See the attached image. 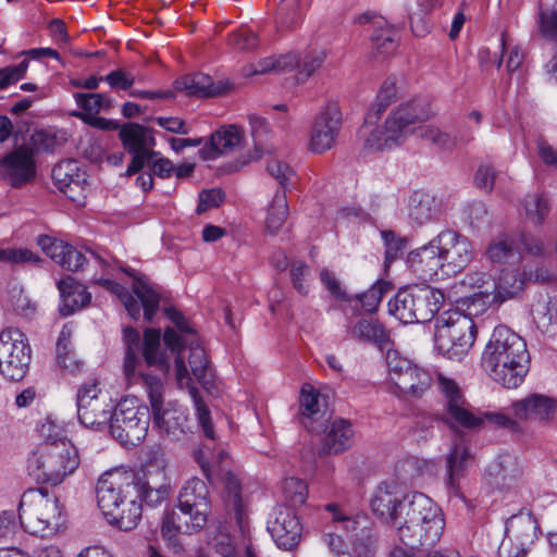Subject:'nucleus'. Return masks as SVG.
<instances>
[{"label":"nucleus","mask_w":557,"mask_h":557,"mask_svg":"<svg viewBox=\"0 0 557 557\" xmlns=\"http://www.w3.org/2000/svg\"><path fill=\"white\" fill-rule=\"evenodd\" d=\"M244 144V132L235 124L224 125L215 131L209 139V146L200 150L205 160H214L219 156L228 154Z\"/></svg>","instance_id":"nucleus-32"},{"label":"nucleus","mask_w":557,"mask_h":557,"mask_svg":"<svg viewBox=\"0 0 557 557\" xmlns=\"http://www.w3.org/2000/svg\"><path fill=\"white\" fill-rule=\"evenodd\" d=\"M310 275L309 267L300 260L293 261L290 265V276L295 289L306 296L309 293L308 277Z\"/></svg>","instance_id":"nucleus-61"},{"label":"nucleus","mask_w":557,"mask_h":557,"mask_svg":"<svg viewBox=\"0 0 557 557\" xmlns=\"http://www.w3.org/2000/svg\"><path fill=\"white\" fill-rule=\"evenodd\" d=\"M396 99V86L394 83H384L376 96L370 112L366 116V123H374L386 108Z\"/></svg>","instance_id":"nucleus-52"},{"label":"nucleus","mask_w":557,"mask_h":557,"mask_svg":"<svg viewBox=\"0 0 557 557\" xmlns=\"http://www.w3.org/2000/svg\"><path fill=\"white\" fill-rule=\"evenodd\" d=\"M424 100L414 99L399 104L386 117L382 127L370 132L364 139V147L374 151H383L403 144L416 131L414 125L430 117Z\"/></svg>","instance_id":"nucleus-7"},{"label":"nucleus","mask_w":557,"mask_h":557,"mask_svg":"<svg viewBox=\"0 0 557 557\" xmlns=\"http://www.w3.org/2000/svg\"><path fill=\"white\" fill-rule=\"evenodd\" d=\"M360 24L372 23L375 27L371 37L372 44L379 53H392L398 41V33L382 16L373 13H363L358 17Z\"/></svg>","instance_id":"nucleus-34"},{"label":"nucleus","mask_w":557,"mask_h":557,"mask_svg":"<svg viewBox=\"0 0 557 557\" xmlns=\"http://www.w3.org/2000/svg\"><path fill=\"white\" fill-rule=\"evenodd\" d=\"M325 59V50L312 48L283 54V64L287 71H296L297 81L306 82L322 67Z\"/></svg>","instance_id":"nucleus-28"},{"label":"nucleus","mask_w":557,"mask_h":557,"mask_svg":"<svg viewBox=\"0 0 557 557\" xmlns=\"http://www.w3.org/2000/svg\"><path fill=\"white\" fill-rule=\"evenodd\" d=\"M432 382V376L428 371L412 364L409 372L405 373L403 379H400L397 388L403 393L420 397L431 387Z\"/></svg>","instance_id":"nucleus-43"},{"label":"nucleus","mask_w":557,"mask_h":557,"mask_svg":"<svg viewBox=\"0 0 557 557\" xmlns=\"http://www.w3.org/2000/svg\"><path fill=\"white\" fill-rule=\"evenodd\" d=\"M32 358V349L25 334L8 327L0 333V372L12 381L22 380Z\"/></svg>","instance_id":"nucleus-14"},{"label":"nucleus","mask_w":557,"mask_h":557,"mask_svg":"<svg viewBox=\"0 0 557 557\" xmlns=\"http://www.w3.org/2000/svg\"><path fill=\"white\" fill-rule=\"evenodd\" d=\"M288 214V205L284 191H276L269 206L265 219V227L270 234H276L284 223Z\"/></svg>","instance_id":"nucleus-48"},{"label":"nucleus","mask_w":557,"mask_h":557,"mask_svg":"<svg viewBox=\"0 0 557 557\" xmlns=\"http://www.w3.org/2000/svg\"><path fill=\"white\" fill-rule=\"evenodd\" d=\"M536 521L531 515L513 516L506 523L505 534L530 548L536 537Z\"/></svg>","instance_id":"nucleus-41"},{"label":"nucleus","mask_w":557,"mask_h":557,"mask_svg":"<svg viewBox=\"0 0 557 557\" xmlns=\"http://www.w3.org/2000/svg\"><path fill=\"white\" fill-rule=\"evenodd\" d=\"M286 499L294 506L305 504L308 497L306 483L297 478L285 479L282 485Z\"/></svg>","instance_id":"nucleus-57"},{"label":"nucleus","mask_w":557,"mask_h":557,"mask_svg":"<svg viewBox=\"0 0 557 557\" xmlns=\"http://www.w3.org/2000/svg\"><path fill=\"white\" fill-rule=\"evenodd\" d=\"M391 289V284L384 280H377L367 292L356 295V298L361 302L362 308L373 313L377 310V307L385 293Z\"/></svg>","instance_id":"nucleus-53"},{"label":"nucleus","mask_w":557,"mask_h":557,"mask_svg":"<svg viewBox=\"0 0 557 557\" xmlns=\"http://www.w3.org/2000/svg\"><path fill=\"white\" fill-rule=\"evenodd\" d=\"M138 485V493H133L135 499L144 500L148 506H158L169 496V485L161 484L158 487H152L149 482H139L136 479Z\"/></svg>","instance_id":"nucleus-54"},{"label":"nucleus","mask_w":557,"mask_h":557,"mask_svg":"<svg viewBox=\"0 0 557 557\" xmlns=\"http://www.w3.org/2000/svg\"><path fill=\"white\" fill-rule=\"evenodd\" d=\"M129 276L134 278L133 292L134 297L121 284L109 278H97L95 283L102 285L106 289L116 295L128 312L129 317L134 320L139 319L141 308L144 309V317L148 322L152 321L153 315L159 309L160 294L146 280L136 276L134 271L124 270Z\"/></svg>","instance_id":"nucleus-13"},{"label":"nucleus","mask_w":557,"mask_h":557,"mask_svg":"<svg viewBox=\"0 0 557 557\" xmlns=\"http://www.w3.org/2000/svg\"><path fill=\"white\" fill-rule=\"evenodd\" d=\"M119 136L124 149L133 154L126 175L136 174L158 156L153 150L156 138L151 128L138 123H126L120 128Z\"/></svg>","instance_id":"nucleus-16"},{"label":"nucleus","mask_w":557,"mask_h":557,"mask_svg":"<svg viewBox=\"0 0 557 557\" xmlns=\"http://www.w3.org/2000/svg\"><path fill=\"white\" fill-rule=\"evenodd\" d=\"M39 260V257L28 249H0V261H8L10 263H37Z\"/></svg>","instance_id":"nucleus-63"},{"label":"nucleus","mask_w":557,"mask_h":557,"mask_svg":"<svg viewBox=\"0 0 557 557\" xmlns=\"http://www.w3.org/2000/svg\"><path fill=\"white\" fill-rule=\"evenodd\" d=\"M325 509L332 512L334 528L336 530H344L347 534H350L356 557H373L369 531L366 530V527H361L362 522H366V519L362 518V520H360L359 518L342 513L336 504H327Z\"/></svg>","instance_id":"nucleus-25"},{"label":"nucleus","mask_w":557,"mask_h":557,"mask_svg":"<svg viewBox=\"0 0 557 557\" xmlns=\"http://www.w3.org/2000/svg\"><path fill=\"white\" fill-rule=\"evenodd\" d=\"M54 185L70 199L77 200L85 189L86 173L75 160H64L52 169Z\"/></svg>","instance_id":"nucleus-29"},{"label":"nucleus","mask_w":557,"mask_h":557,"mask_svg":"<svg viewBox=\"0 0 557 557\" xmlns=\"http://www.w3.org/2000/svg\"><path fill=\"white\" fill-rule=\"evenodd\" d=\"M125 342L124 373L129 382L141 383L149 398L154 424L160 431L178 437L185 433L187 414L176 405L169 403L164 407L162 381L144 371L145 367L156 368L165 375L171 373V362L165 352L160 351L161 333L147 329L141 342L139 333L133 327L123 331Z\"/></svg>","instance_id":"nucleus-1"},{"label":"nucleus","mask_w":557,"mask_h":557,"mask_svg":"<svg viewBox=\"0 0 557 557\" xmlns=\"http://www.w3.org/2000/svg\"><path fill=\"white\" fill-rule=\"evenodd\" d=\"M174 88L185 91L188 96L205 98L225 94L230 89V84L224 81L215 83L207 74L194 73L176 79Z\"/></svg>","instance_id":"nucleus-33"},{"label":"nucleus","mask_w":557,"mask_h":557,"mask_svg":"<svg viewBox=\"0 0 557 557\" xmlns=\"http://www.w3.org/2000/svg\"><path fill=\"white\" fill-rule=\"evenodd\" d=\"M412 362L407 358L403 357L397 350H387L386 352V366L391 381L397 387L400 379L405 373L409 372L412 367Z\"/></svg>","instance_id":"nucleus-55"},{"label":"nucleus","mask_w":557,"mask_h":557,"mask_svg":"<svg viewBox=\"0 0 557 557\" xmlns=\"http://www.w3.org/2000/svg\"><path fill=\"white\" fill-rule=\"evenodd\" d=\"M223 500L227 509L232 510L238 523H242L245 516V499L243 487L238 478L232 472L223 475Z\"/></svg>","instance_id":"nucleus-42"},{"label":"nucleus","mask_w":557,"mask_h":557,"mask_svg":"<svg viewBox=\"0 0 557 557\" xmlns=\"http://www.w3.org/2000/svg\"><path fill=\"white\" fill-rule=\"evenodd\" d=\"M149 409L137 404L135 398L121 400L109 420L111 435L124 446H136L147 435Z\"/></svg>","instance_id":"nucleus-12"},{"label":"nucleus","mask_w":557,"mask_h":557,"mask_svg":"<svg viewBox=\"0 0 557 557\" xmlns=\"http://www.w3.org/2000/svg\"><path fill=\"white\" fill-rule=\"evenodd\" d=\"M79 466L76 447L70 441L40 443L28 458V470L51 485H59Z\"/></svg>","instance_id":"nucleus-8"},{"label":"nucleus","mask_w":557,"mask_h":557,"mask_svg":"<svg viewBox=\"0 0 557 557\" xmlns=\"http://www.w3.org/2000/svg\"><path fill=\"white\" fill-rule=\"evenodd\" d=\"M485 474L491 485L497 488H509L521 476L522 468L515 455L502 453L490 462Z\"/></svg>","instance_id":"nucleus-30"},{"label":"nucleus","mask_w":557,"mask_h":557,"mask_svg":"<svg viewBox=\"0 0 557 557\" xmlns=\"http://www.w3.org/2000/svg\"><path fill=\"white\" fill-rule=\"evenodd\" d=\"M444 299V294L431 286H407L389 300L388 311L405 324L425 323L440 311Z\"/></svg>","instance_id":"nucleus-11"},{"label":"nucleus","mask_w":557,"mask_h":557,"mask_svg":"<svg viewBox=\"0 0 557 557\" xmlns=\"http://www.w3.org/2000/svg\"><path fill=\"white\" fill-rule=\"evenodd\" d=\"M72 334L73 330L72 326L69 324H65L57 339L55 344V355H57V362L58 364L71 372L75 373L81 370L83 367L82 361L77 358L76 352L73 349L72 346Z\"/></svg>","instance_id":"nucleus-40"},{"label":"nucleus","mask_w":557,"mask_h":557,"mask_svg":"<svg viewBox=\"0 0 557 557\" xmlns=\"http://www.w3.org/2000/svg\"><path fill=\"white\" fill-rule=\"evenodd\" d=\"M103 81L112 89L127 90L135 84V74L126 69L117 67L107 74Z\"/></svg>","instance_id":"nucleus-60"},{"label":"nucleus","mask_w":557,"mask_h":557,"mask_svg":"<svg viewBox=\"0 0 557 557\" xmlns=\"http://www.w3.org/2000/svg\"><path fill=\"white\" fill-rule=\"evenodd\" d=\"M248 122L256 150L261 154L271 153L273 147L268 143L271 135V128L267 119L256 113H251L248 115Z\"/></svg>","instance_id":"nucleus-49"},{"label":"nucleus","mask_w":557,"mask_h":557,"mask_svg":"<svg viewBox=\"0 0 557 557\" xmlns=\"http://www.w3.org/2000/svg\"><path fill=\"white\" fill-rule=\"evenodd\" d=\"M287 66L283 64V54L275 57H268L261 59L257 63L249 64L243 67V74L245 76H251L256 74H265L269 72H286Z\"/></svg>","instance_id":"nucleus-56"},{"label":"nucleus","mask_w":557,"mask_h":557,"mask_svg":"<svg viewBox=\"0 0 557 557\" xmlns=\"http://www.w3.org/2000/svg\"><path fill=\"white\" fill-rule=\"evenodd\" d=\"M304 12L305 5L301 0H282L276 14L277 30H287L300 24Z\"/></svg>","instance_id":"nucleus-46"},{"label":"nucleus","mask_w":557,"mask_h":557,"mask_svg":"<svg viewBox=\"0 0 557 557\" xmlns=\"http://www.w3.org/2000/svg\"><path fill=\"white\" fill-rule=\"evenodd\" d=\"M471 461V454L463 443L455 444L446 457V486L454 494L459 495V481Z\"/></svg>","instance_id":"nucleus-35"},{"label":"nucleus","mask_w":557,"mask_h":557,"mask_svg":"<svg viewBox=\"0 0 557 557\" xmlns=\"http://www.w3.org/2000/svg\"><path fill=\"white\" fill-rule=\"evenodd\" d=\"M267 171L271 176H273L280 185L285 187L292 177H294V170L286 162L272 158L267 163Z\"/></svg>","instance_id":"nucleus-62"},{"label":"nucleus","mask_w":557,"mask_h":557,"mask_svg":"<svg viewBox=\"0 0 557 557\" xmlns=\"http://www.w3.org/2000/svg\"><path fill=\"white\" fill-rule=\"evenodd\" d=\"M418 136L444 150H451L459 145H467L473 140V132L470 129H460L455 136H451L434 125L420 126Z\"/></svg>","instance_id":"nucleus-37"},{"label":"nucleus","mask_w":557,"mask_h":557,"mask_svg":"<svg viewBox=\"0 0 557 557\" xmlns=\"http://www.w3.org/2000/svg\"><path fill=\"white\" fill-rule=\"evenodd\" d=\"M122 506L123 508L119 507L116 512L112 513L107 519L111 524L116 525L123 531L133 530L141 518V503L135 499V497H131L128 502H125V505Z\"/></svg>","instance_id":"nucleus-45"},{"label":"nucleus","mask_w":557,"mask_h":557,"mask_svg":"<svg viewBox=\"0 0 557 557\" xmlns=\"http://www.w3.org/2000/svg\"><path fill=\"white\" fill-rule=\"evenodd\" d=\"M354 437L352 425L345 419H335L325 436L322 451L325 454H341L348 449Z\"/></svg>","instance_id":"nucleus-39"},{"label":"nucleus","mask_w":557,"mask_h":557,"mask_svg":"<svg viewBox=\"0 0 557 557\" xmlns=\"http://www.w3.org/2000/svg\"><path fill=\"white\" fill-rule=\"evenodd\" d=\"M268 531L277 547L290 550L299 544L302 527L290 508L278 507L274 511V518L268 522Z\"/></svg>","instance_id":"nucleus-24"},{"label":"nucleus","mask_w":557,"mask_h":557,"mask_svg":"<svg viewBox=\"0 0 557 557\" xmlns=\"http://www.w3.org/2000/svg\"><path fill=\"white\" fill-rule=\"evenodd\" d=\"M442 202L432 194L416 190L408 197L407 216L412 225L423 226L440 219Z\"/></svg>","instance_id":"nucleus-27"},{"label":"nucleus","mask_w":557,"mask_h":557,"mask_svg":"<svg viewBox=\"0 0 557 557\" xmlns=\"http://www.w3.org/2000/svg\"><path fill=\"white\" fill-rule=\"evenodd\" d=\"M351 336L363 342L383 346L389 341L388 332L376 320L361 319L350 331Z\"/></svg>","instance_id":"nucleus-44"},{"label":"nucleus","mask_w":557,"mask_h":557,"mask_svg":"<svg viewBox=\"0 0 557 557\" xmlns=\"http://www.w3.org/2000/svg\"><path fill=\"white\" fill-rule=\"evenodd\" d=\"M492 287L491 302L503 304L518 297L524 289V280L519 272L503 271Z\"/></svg>","instance_id":"nucleus-38"},{"label":"nucleus","mask_w":557,"mask_h":557,"mask_svg":"<svg viewBox=\"0 0 557 557\" xmlns=\"http://www.w3.org/2000/svg\"><path fill=\"white\" fill-rule=\"evenodd\" d=\"M0 174L12 187L20 188L36 177V161L33 148L20 146L0 160Z\"/></svg>","instance_id":"nucleus-21"},{"label":"nucleus","mask_w":557,"mask_h":557,"mask_svg":"<svg viewBox=\"0 0 557 557\" xmlns=\"http://www.w3.org/2000/svg\"><path fill=\"white\" fill-rule=\"evenodd\" d=\"M436 379L437 389L442 395L441 420L451 430L474 431L480 429L485 421L511 431L518 429V420L503 412L474 411L454 380L441 373Z\"/></svg>","instance_id":"nucleus-5"},{"label":"nucleus","mask_w":557,"mask_h":557,"mask_svg":"<svg viewBox=\"0 0 557 557\" xmlns=\"http://www.w3.org/2000/svg\"><path fill=\"white\" fill-rule=\"evenodd\" d=\"M407 262L411 271L424 281L433 280L440 272L443 274V263L434 238L412 250Z\"/></svg>","instance_id":"nucleus-31"},{"label":"nucleus","mask_w":557,"mask_h":557,"mask_svg":"<svg viewBox=\"0 0 557 557\" xmlns=\"http://www.w3.org/2000/svg\"><path fill=\"white\" fill-rule=\"evenodd\" d=\"M164 313L174 323L180 334L174 329L168 327L163 334V342L170 352L161 347L159 349L165 352L169 361L173 357L174 364L171 366V371H173L175 383L178 388L188 391L205 435L209 440H214L210 411L202 401L186 366V361H188L191 374L206 387L212 376L207 352L198 343L193 326L180 311L170 307L164 309Z\"/></svg>","instance_id":"nucleus-2"},{"label":"nucleus","mask_w":557,"mask_h":557,"mask_svg":"<svg viewBox=\"0 0 557 557\" xmlns=\"http://www.w3.org/2000/svg\"><path fill=\"white\" fill-rule=\"evenodd\" d=\"M443 263V275H451L465 269L475 256L470 239L450 228L434 237Z\"/></svg>","instance_id":"nucleus-17"},{"label":"nucleus","mask_w":557,"mask_h":557,"mask_svg":"<svg viewBox=\"0 0 557 557\" xmlns=\"http://www.w3.org/2000/svg\"><path fill=\"white\" fill-rule=\"evenodd\" d=\"M407 500L408 494L403 495L396 481H383L374 490L370 505L376 517L396 530L398 521L405 512L404 505Z\"/></svg>","instance_id":"nucleus-20"},{"label":"nucleus","mask_w":557,"mask_h":557,"mask_svg":"<svg viewBox=\"0 0 557 557\" xmlns=\"http://www.w3.org/2000/svg\"><path fill=\"white\" fill-rule=\"evenodd\" d=\"M177 508L166 513L161 527V534L170 545L176 544L178 533L189 534L206 525L211 510L206 483L198 478L187 480L178 494Z\"/></svg>","instance_id":"nucleus-6"},{"label":"nucleus","mask_w":557,"mask_h":557,"mask_svg":"<svg viewBox=\"0 0 557 557\" xmlns=\"http://www.w3.org/2000/svg\"><path fill=\"white\" fill-rule=\"evenodd\" d=\"M530 362L524 339L505 325L496 326L481 358L487 375L506 388H517L523 383Z\"/></svg>","instance_id":"nucleus-3"},{"label":"nucleus","mask_w":557,"mask_h":557,"mask_svg":"<svg viewBox=\"0 0 557 557\" xmlns=\"http://www.w3.org/2000/svg\"><path fill=\"white\" fill-rule=\"evenodd\" d=\"M75 101L87 115H94L100 112V110L107 106H110V99L103 94H83L77 92L74 95Z\"/></svg>","instance_id":"nucleus-58"},{"label":"nucleus","mask_w":557,"mask_h":557,"mask_svg":"<svg viewBox=\"0 0 557 557\" xmlns=\"http://www.w3.org/2000/svg\"><path fill=\"white\" fill-rule=\"evenodd\" d=\"M20 517L13 510H3L0 512V543L8 544L18 540L22 535Z\"/></svg>","instance_id":"nucleus-51"},{"label":"nucleus","mask_w":557,"mask_h":557,"mask_svg":"<svg viewBox=\"0 0 557 557\" xmlns=\"http://www.w3.org/2000/svg\"><path fill=\"white\" fill-rule=\"evenodd\" d=\"M97 502L102 513L109 518L126 499L138 493L136 475L133 471L115 470L102 474L97 482Z\"/></svg>","instance_id":"nucleus-15"},{"label":"nucleus","mask_w":557,"mask_h":557,"mask_svg":"<svg viewBox=\"0 0 557 557\" xmlns=\"http://www.w3.org/2000/svg\"><path fill=\"white\" fill-rule=\"evenodd\" d=\"M99 393L96 381L84 384L77 392V417L86 428L101 430L110 420L112 407L99 397Z\"/></svg>","instance_id":"nucleus-18"},{"label":"nucleus","mask_w":557,"mask_h":557,"mask_svg":"<svg viewBox=\"0 0 557 557\" xmlns=\"http://www.w3.org/2000/svg\"><path fill=\"white\" fill-rule=\"evenodd\" d=\"M58 288L62 298L60 312L62 315H70L76 310L87 306L91 295L85 286L76 283L72 277H66L58 283Z\"/></svg>","instance_id":"nucleus-36"},{"label":"nucleus","mask_w":557,"mask_h":557,"mask_svg":"<svg viewBox=\"0 0 557 557\" xmlns=\"http://www.w3.org/2000/svg\"><path fill=\"white\" fill-rule=\"evenodd\" d=\"M495 286L494 278L485 272H470L460 282L456 283L454 288L460 298L457 300L462 306L471 311V307H475L479 302V309L474 311L484 310L485 306L491 302L492 287Z\"/></svg>","instance_id":"nucleus-22"},{"label":"nucleus","mask_w":557,"mask_h":557,"mask_svg":"<svg viewBox=\"0 0 557 557\" xmlns=\"http://www.w3.org/2000/svg\"><path fill=\"white\" fill-rule=\"evenodd\" d=\"M474 312L462 313L458 309L447 310L435 322V348L445 358L461 360L472 347L476 327L471 318Z\"/></svg>","instance_id":"nucleus-9"},{"label":"nucleus","mask_w":557,"mask_h":557,"mask_svg":"<svg viewBox=\"0 0 557 557\" xmlns=\"http://www.w3.org/2000/svg\"><path fill=\"white\" fill-rule=\"evenodd\" d=\"M228 45L237 51H250L258 46V36L247 28H240L230 35Z\"/></svg>","instance_id":"nucleus-59"},{"label":"nucleus","mask_w":557,"mask_h":557,"mask_svg":"<svg viewBox=\"0 0 557 557\" xmlns=\"http://www.w3.org/2000/svg\"><path fill=\"white\" fill-rule=\"evenodd\" d=\"M405 512L396 528V534L409 550L434 546L442 537L445 519L441 508L426 495L413 492L408 494Z\"/></svg>","instance_id":"nucleus-4"},{"label":"nucleus","mask_w":557,"mask_h":557,"mask_svg":"<svg viewBox=\"0 0 557 557\" xmlns=\"http://www.w3.org/2000/svg\"><path fill=\"white\" fill-rule=\"evenodd\" d=\"M549 205L547 199L537 194L528 195L523 200V214L525 220L537 225L548 215Z\"/></svg>","instance_id":"nucleus-50"},{"label":"nucleus","mask_w":557,"mask_h":557,"mask_svg":"<svg viewBox=\"0 0 557 557\" xmlns=\"http://www.w3.org/2000/svg\"><path fill=\"white\" fill-rule=\"evenodd\" d=\"M18 517L25 531L48 537L55 534L62 523V507L55 496L44 490H28L20 500Z\"/></svg>","instance_id":"nucleus-10"},{"label":"nucleus","mask_w":557,"mask_h":557,"mask_svg":"<svg viewBox=\"0 0 557 557\" xmlns=\"http://www.w3.org/2000/svg\"><path fill=\"white\" fill-rule=\"evenodd\" d=\"M299 412L300 422L307 430L317 433L325 430V401L310 384H305L300 391Z\"/></svg>","instance_id":"nucleus-26"},{"label":"nucleus","mask_w":557,"mask_h":557,"mask_svg":"<svg viewBox=\"0 0 557 557\" xmlns=\"http://www.w3.org/2000/svg\"><path fill=\"white\" fill-rule=\"evenodd\" d=\"M511 413L522 422L549 423L556 413V400L544 394H530L511 404Z\"/></svg>","instance_id":"nucleus-23"},{"label":"nucleus","mask_w":557,"mask_h":557,"mask_svg":"<svg viewBox=\"0 0 557 557\" xmlns=\"http://www.w3.org/2000/svg\"><path fill=\"white\" fill-rule=\"evenodd\" d=\"M342 128V111L337 103L329 102L317 114L309 140V148L314 153L330 150Z\"/></svg>","instance_id":"nucleus-19"},{"label":"nucleus","mask_w":557,"mask_h":557,"mask_svg":"<svg viewBox=\"0 0 557 557\" xmlns=\"http://www.w3.org/2000/svg\"><path fill=\"white\" fill-rule=\"evenodd\" d=\"M539 28L543 37L557 41V11H542L539 14Z\"/></svg>","instance_id":"nucleus-64"},{"label":"nucleus","mask_w":557,"mask_h":557,"mask_svg":"<svg viewBox=\"0 0 557 557\" xmlns=\"http://www.w3.org/2000/svg\"><path fill=\"white\" fill-rule=\"evenodd\" d=\"M520 253L519 246L506 235L494 239L486 249V256L492 263H506L517 259Z\"/></svg>","instance_id":"nucleus-47"}]
</instances>
